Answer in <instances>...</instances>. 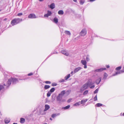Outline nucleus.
Returning a JSON list of instances; mask_svg holds the SVG:
<instances>
[{
	"label": "nucleus",
	"mask_w": 124,
	"mask_h": 124,
	"mask_svg": "<svg viewBox=\"0 0 124 124\" xmlns=\"http://www.w3.org/2000/svg\"><path fill=\"white\" fill-rule=\"evenodd\" d=\"M62 97L59 94L57 96L56 98L57 100L59 101L60 102H64L65 100H62Z\"/></svg>",
	"instance_id": "nucleus-1"
},
{
	"label": "nucleus",
	"mask_w": 124,
	"mask_h": 124,
	"mask_svg": "<svg viewBox=\"0 0 124 124\" xmlns=\"http://www.w3.org/2000/svg\"><path fill=\"white\" fill-rule=\"evenodd\" d=\"M89 84L88 82H87L86 83L83 85L81 89V91H83L87 89V87L89 86H88Z\"/></svg>",
	"instance_id": "nucleus-2"
},
{
	"label": "nucleus",
	"mask_w": 124,
	"mask_h": 124,
	"mask_svg": "<svg viewBox=\"0 0 124 124\" xmlns=\"http://www.w3.org/2000/svg\"><path fill=\"white\" fill-rule=\"evenodd\" d=\"M86 33V31L85 29H83L80 32V35L82 36H84Z\"/></svg>",
	"instance_id": "nucleus-3"
},
{
	"label": "nucleus",
	"mask_w": 124,
	"mask_h": 124,
	"mask_svg": "<svg viewBox=\"0 0 124 124\" xmlns=\"http://www.w3.org/2000/svg\"><path fill=\"white\" fill-rule=\"evenodd\" d=\"M81 63L82 65H84V68L85 69H86L87 68V66L86 65L87 62L85 60H81Z\"/></svg>",
	"instance_id": "nucleus-4"
},
{
	"label": "nucleus",
	"mask_w": 124,
	"mask_h": 124,
	"mask_svg": "<svg viewBox=\"0 0 124 124\" xmlns=\"http://www.w3.org/2000/svg\"><path fill=\"white\" fill-rule=\"evenodd\" d=\"M28 17L30 18H36V15L34 14H31L28 16Z\"/></svg>",
	"instance_id": "nucleus-5"
},
{
	"label": "nucleus",
	"mask_w": 124,
	"mask_h": 124,
	"mask_svg": "<svg viewBox=\"0 0 124 124\" xmlns=\"http://www.w3.org/2000/svg\"><path fill=\"white\" fill-rule=\"evenodd\" d=\"M106 69V68H101L100 69H97L96 70H95V72H100L103 70H105Z\"/></svg>",
	"instance_id": "nucleus-6"
},
{
	"label": "nucleus",
	"mask_w": 124,
	"mask_h": 124,
	"mask_svg": "<svg viewBox=\"0 0 124 124\" xmlns=\"http://www.w3.org/2000/svg\"><path fill=\"white\" fill-rule=\"evenodd\" d=\"M12 83L13 84H15L18 82V80L16 78H12Z\"/></svg>",
	"instance_id": "nucleus-7"
},
{
	"label": "nucleus",
	"mask_w": 124,
	"mask_h": 124,
	"mask_svg": "<svg viewBox=\"0 0 124 124\" xmlns=\"http://www.w3.org/2000/svg\"><path fill=\"white\" fill-rule=\"evenodd\" d=\"M82 69L80 67H79L75 68L74 70V73H76L78 72L79 70Z\"/></svg>",
	"instance_id": "nucleus-8"
},
{
	"label": "nucleus",
	"mask_w": 124,
	"mask_h": 124,
	"mask_svg": "<svg viewBox=\"0 0 124 124\" xmlns=\"http://www.w3.org/2000/svg\"><path fill=\"white\" fill-rule=\"evenodd\" d=\"M5 86H6V85L5 84H4L3 85H0V91L3 89L5 88Z\"/></svg>",
	"instance_id": "nucleus-9"
},
{
	"label": "nucleus",
	"mask_w": 124,
	"mask_h": 124,
	"mask_svg": "<svg viewBox=\"0 0 124 124\" xmlns=\"http://www.w3.org/2000/svg\"><path fill=\"white\" fill-rule=\"evenodd\" d=\"M16 21L15 19H13L11 21V24H12V25H15L17 24Z\"/></svg>",
	"instance_id": "nucleus-10"
},
{
	"label": "nucleus",
	"mask_w": 124,
	"mask_h": 124,
	"mask_svg": "<svg viewBox=\"0 0 124 124\" xmlns=\"http://www.w3.org/2000/svg\"><path fill=\"white\" fill-rule=\"evenodd\" d=\"M16 20V22L17 24L19 23L20 22L22 21V19L20 18H15Z\"/></svg>",
	"instance_id": "nucleus-11"
},
{
	"label": "nucleus",
	"mask_w": 124,
	"mask_h": 124,
	"mask_svg": "<svg viewBox=\"0 0 124 124\" xmlns=\"http://www.w3.org/2000/svg\"><path fill=\"white\" fill-rule=\"evenodd\" d=\"M62 53L66 56H67L69 55V53L67 52L65 50H62L61 51Z\"/></svg>",
	"instance_id": "nucleus-12"
},
{
	"label": "nucleus",
	"mask_w": 124,
	"mask_h": 124,
	"mask_svg": "<svg viewBox=\"0 0 124 124\" xmlns=\"http://www.w3.org/2000/svg\"><path fill=\"white\" fill-rule=\"evenodd\" d=\"M50 108L49 106L47 105H45V109L44 110V111H46L48 110Z\"/></svg>",
	"instance_id": "nucleus-13"
},
{
	"label": "nucleus",
	"mask_w": 124,
	"mask_h": 124,
	"mask_svg": "<svg viewBox=\"0 0 124 124\" xmlns=\"http://www.w3.org/2000/svg\"><path fill=\"white\" fill-rule=\"evenodd\" d=\"M10 119L9 118H6L4 120L6 124H8L10 122Z\"/></svg>",
	"instance_id": "nucleus-14"
},
{
	"label": "nucleus",
	"mask_w": 124,
	"mask_h": 124,
	"mask_svg": "<svg viewBox=\"0 0 124 124\" xmlns=\"http://www.w3.org/2000/svg\"><path fill=\"white\" fill-rule=\"evenodd\" d=\"M101 80V78H100L98 79L96 81V83L98 85L99 84Z\"/></svg>",
	"instance_id": "nucleus-15"
},
{
	"label": "nucleus",
	"mask_w": 124,
	"mask_h": 124,
	"mask_svg": "<svg viewBox=\"0 0 124 124\" xmlns=\"http://www.w3.org/2000/svg\"><path fill=\"white\" fill-rule=\"evenodd\" d=\"M55 6L54 3H51L50 6V8L52 9H53L55 8Z\"/></svg>",
	"instance_id": "nucleus-16"
},
{
	"label": "nucleus",
	"mask_w": 124,
	"mask_h": 124,
	"mask_svg": "<svg viewBox=\"0 0 124 124\" xmlns=\"http://www.w3.org/2000/svg\"><path fill=\"white\" fill-rule=\"evenodd\" d=\"M65 93V91L64 90H63L61 91V93H59V94L63 97L64 94Z\"/></svg>",
	"instance_id": "nucleus-17"
},
{
	"label": "nucleus",
	"mask_w": 124,
	"mask_h": 124,
	"mask_svg": "<svg viewBox=\"0 0 124 124\" xmlns=\"http://www.w3.org/2000/svg\"><path fill=\"white\" fill-rule=\"evenodd\" d=\"M12 81V78L8 79V81L7 82V84L8 85V86H9L11 84V82Z\"/></svg>",
	"instance_id": "nucleus-18"
},
{
	"label": "nucleus",
	"mask_w": 124,
	"mask_h": 124,
	"mask_svg": "<svg viewBox=\"0 0 124 124\" xmlns=\"http://www.w3.org/2000/svg\"><path fill=\"white\" fill-rule=\"evenodd\" d=\"M60 115V114L59 113H57L56 114H53L51 116L52 117L54 118V117H55L56 116L59 115Z\"/></svg>",
	"instance_id": "nucleus-19"
},
{
	"label": "nucleus",
	"mask_w": 124,
	"mask_h": 124,
	"mask_svg": "<svg viewBox=\"0 0 124 124\" xmlns=\"http://www.w3.org/2000/svg\"><path fill=\"white\" fill-rule=\"evenodd\" d=\"M53 22L56 23H57L58 22V19L56 17H54L53 19Z\"/></svg>",
	"instance_id": "nucleus-20"
},
{
	"label": "nucleus",
	"mask_w": 124,
	"mask_h": 124,
	"mask_svg": "<svg viewBox=\"0 0 124 124\" xmlns=\"http://www.w3.org/2000/svg\"><path fill=\"white\" fill-rule=\"evenodd\" d=\"M25 121V119L23 118H21L20 119V122L22 124Z\"/></svg>",
	"instance_id": "nucleus-21"
},
{
	"label": "nucleus",
	"mask_w": 124,
	"mask_h": 124,
	"mask_svg": "<svg viewBox=\"0 0 124 124\" xmlns=\"http://www.w3.org/2000/svg\"><path fill=\"white\" fill-rule=\"evenodd\" d=\"M87 100L88 99H87L82 100L81 102V104H82L85 103L87 101Z\"/></svg>",
	"instance_id": "nucleus-22"
},
{
	"label": "nucleus",
	"mask_w": 124,
	"mask_h": 124,
	"mask_svg": "<svg viewBox=\"0 0 124 124\" xmlns=\"http://www.w3.org/2000/svg\"><path fill=\"white\" fill-rule=\"evenodd\" d=\"M58 13L59 15H62L64 14V12L62 10H60L58 11Z\"/></svg>",
	"instance_id": "nucleus-23"
},
{
	"label": "nucleus",
	"mask_w": 124,
	"mask_h": 124,
	"mask_svg": "<svg viewBox=\"0 0 124 124\" xmlns=\"http://www.w3.org/2000/svg\"><path fill=\"white\" fill-rule=\"evenodd\" d=\"M64 33L66 34L69 36H70L71 33L70 31H64Z\"/></svg>",
	"instance_id": "nucleus-24"
},
{
	"label": "nucleus",
	"mask_w": 124,
	"mask_h": 124,
	"mask_svg": "<svg viewBox=\"0 0 124 124\" xmlns=\"http://www.w3.org/2000/svg\"><path fill=\"white\" fill-rule=\"evenodd\" d=\"M71 90H67L66 92H65V93L67 95H68L71 92Z\"/></svg>",
	"instance_id": "nucleus-25"
},
{
	"label": "nucleus",
	"mask_w": 124,
	"mask_h": 124,
	"mask_svg": "<svg viewBox=\"0 0 124 124\" xmlns=\"http://www.w3.org/2000/svg\"><path fill=\"white\" fill-rule=\"evenodd\" d=\"M70 105H68L66 107H63L62 108L63 109H68L70 108Z\"/></svg>",
	"instance_id": "nucleus-26"
},
{
	"label": "nucleus",
	"mask_w": 124,
	"mask_h": 124,
	"mask_svg": "<svg viewBox=\"0 0 124 124\" xmlns=\"http://www.w3.org/2000/svg\"><path fill=\"white\" fill-rule=\"evenodd\" d=\"M70 74H69L67 76H66L64 77L65 79V80H67L70 77Z\"/></svg>",
	"instance_id": "nucleus-27"
},
{
	"label": "nucleus",
	"mask_w": 124,
	"mask_h": 124,
	"mask_svg": "<svg viewBox=\"0 0 124 124\" xmlns=\"http://www.w3.org/2000/svg\"><path fill=\"white\" fill-rule=\"evenodd\" d=\"M55 90V89L53 87L49 91L51 93L53 92Z\"/></svg>",
	"instance_id": "nucleus-28"
},
{
	"label": "nucleus",
	"mask_w": 124,
	"mask_h": 124,
	"mask_svg": "<svg viewBox=\"0 0 124 124\" xmlns=\"http://www.w3.org/2000/svg\"><path fill=\"white\" fill-rule=\"evenodd\" d=\"M107 77V74L105 73L104 75V77L103 78V79H105Z\"/></svg>",
	"instance_id": "nucleus-29"
},
{
	"label": "nucleus",
	"mask_w": 124,
	"mask_h": 124,
	"mask_svg": "<svg viewBox=\"0 0 124 124\" xmlns=\"http://www.w3.org/2000/svg\"><path fill=\"white\" fill-rule=\"evenodd\" d=\"M80 105V102H77L74 104V106H79Z\"/></svg>",
	"instance_id": "nucleus-30"
},
{
	"label": "nucleus",
	"mask_w": 124,
	"mask_h": 124,
	"mask_svg": "<svg viewBox=\"0 0 124 124\" xmlns=\"http://www.w3.org/2000/svg\"><path fill=\"white\" fill-rule=\"evenodd\" d=\"M50 87V86L49 85H46L45 86L44 88L46 89L49 88Z\"/></svg>",
	"instance_id": "nucleus-31"
},
{
	"label": "nucleus",
	"mask_w": 124,
	"mask_h": 124,
	"mask_svg": "<svg viewBox=\"0 0 124 124\" xmlns=\"http://www.w3.org/2000/svg\"><path fill=\"white\" fill-rule=\"evenodd\" d=\"M102 104L100 103H98L96 104L95 105L97 107H99L100 106H102Z\"/></svg>",
	"instance_id": "nucleus-32"
},
{
	"label": "nucleus",
	"mask_w": 124,
	"mask_h": 124,
	"mask_svg": "<svg viewBox=\"0 0 124 124\" xmlns=\"http://www.w3.org/2000/svg\"><path fill=\"white\" fill-rule=\"evenodd\" d=\"M52 12H51V11H49V10H48L47 11V14L49 16H50L51 14H52Z\"/></svg>",
	"instance_id": "nucleus-33"
},
{
	"label": "nucleus",
	"mask_w": 124,
	"mask_h": 124,
	"mask_svg": "<svg viewBox=\"0 0 124 124\" xmlns=\"http://www.w3.org/2000/svg\"><path fill=\"white\" fill-rule=\"evenodd\" d=\"M121 66L118 67L116 68V70H119L121 69Z\"/></svg>",
	"instance_id": "nucleus-34"
},
{
	"label": "nucleus",
	"mask_w": 124,
	"mask_h": 124,
	"mask_svg": "<svg viewBox=\"0 0 124 124\" xmlns=\"http://www.w3.org/2000/svg\"><path fill=\"white\" fill-rule=\"evenodd\" d=\"M89 55H87V56H86V61H88L90 60V59L89 58Z\"/></svg>",
	"instance_id": "nucleus-35"
},
{
	"label": "nucleus",
	"mask_w": 124,
	"mask_h": 124,
	"mask_svg": "<svg viewBox=\"0 0 124 124\" xmlns=\"http://www.w3.org/2000/svg\"><path fill=\"white\" fill-rule=\"evenodd\" d=\"M87 82H88L89 83V84L88 85V86H90V85H92L93 84V83H92L91 82H90V81H88Z\"/></svg>",
	"instance_id": "nucleus-36"
},
{
	"label": "nucleus",
	"mask_w": 124,
	"mask_h": 124,
	"mask_svg": "<svg viewBox=\"0 0 124 124\" xmlns=\"http://www.w3.org/2000/svg\"><path fill=\"white\" fill-rule=\"evenodd\" d=\"M51 93L49 91H48L47 94V97H49L51 94Z\"/></svg>",
	"instance_id": "nucleus-37"
},
{
	"label": "nucleus",
	"mask_w": 124,
	"mask_h": 124,
	"mask_svg": "<svg viewBox=\"0 0 124 124\" xmlns=\"http://www.w3.org/2000/svg\"><path fill=\"white\" fill-rule=\"evenodd\" d=\"M88 90L85 91L83 93V95H86L88 93Z\"/></svg>",
	"instance_id": "nucleus-38"
},
{
	"label": "nucleus",
	"mask_w": 124,
	"mask_h": 124,
	"mask_svg": "<svg viewBox=\"0 0 124 124\" xmlns=\"http://www.w3.org/2000/svg\"><path fill=\"white\" fill-rule=\"evenodd\" d=\"M85 1L83 0H81L80 1V4L81 5H83Z\"/></svg>",
	"instance_id": "nucleus-39"
},
{
	"label": "nucleus",
	"mask_w": 124,
	"mask_h": 124,
	"mask_svg": "<svg viewBox=\"0 0 124 124\" xmlns=\"http://www.w3.org/2000/svg\"><path fill=\"white\" fill-rule=\"evenodd\" d=\"M97 95H96L94 98V101H96L97 100Z\"/></svg>",
	"instance_id": "nucleus-40"
},
{
	"label": "nucleus",
	"mask_w": 124,
	"mask_h": 124,
	"mask_svg": "<svg viewBox=\"0 0 124 124\" xmlns=\"http://www.w3.org/2000/svg\"><path fill=\"white\" fill-rule=\"evenodd\" d=\"M57 85V84L55 83H52V86H56Z\"/></svg>",
	"instance_id": "nucleus-41"
},
{
	"label": "nucleus",
	"mask_w": 124,
	"mask_h": 124,
	"mask_svg": "<svg viewBox=\"0 0 124 124\" xmlns=\"http://www.w3.org/2000/svg\"><path fill=\"white\" fill-rule=\"evenodd\" d=\"M98 89H96L94 92V93H98Z\"/></svg>",
	"instance_id": "nucleus-42"
},
{
	"label": "nucleus",
	"mask_w": 124,
	"mask_h": 124,
	"mask_svg": "<svg viewBox=\"0 0 124 124\" xmlns=\"http://www.w3.org/2000/svg\"><path fill=\"white\" fill-rule=\"evenodd\" d=\"M23 14L22 13H18L17 15L18 16H22L23 15Z\"/></svg>",
	"instance_id": "nucleus-43"
},
{
	"label": "nucleus",
	"mask_w": 124,
	"mask_h": 124,
	"mask_svg": "<svg viewBox=\"0 0 124 124\" xmlns=\"http://www.w3.org/2000/svg\"><path fill=\"white\" fill-rule=\"evenodd\" d=\"M119 72L117 71L116 72V73L115 74H114L113 75V76H115L116 75H117L118 74H119Z\"/></svg>",
	"instance_id": "nucleus-44"
},
{
	"label": "nucleus",
	"mask_w": 124,
	"mask_h": 124,
	"mask_svg": "<svg viewBox=\"0 0 124 124\" xmlns=\"http://www.w3.org/2000/svg\"><path fill=\"white\" fill-rule=\"evenodd\" d=\"M65 81V80L64 79H61L60 81V82H64Z\"/></svg>",
	"instance_id": "nucleus-45"
},
{
	"label": "nucleus",
	"mask_w": 124,
	"mask_h": 124,
	"mask_svg": "<svg viewBox=\"0 0 124 124\" xmlns=\"http://www.w3.org/2000/svg\"><path fill=\"white\" fill-rule=\"evenodd\" d=\"M49 16L47 14H45L44 15V16L45 17H48Z\"/></svg>",
	"instance_id": "nucleus-46"
},
{
	"label": "nucleus",
	"mask_w": 124,
	"mask_h": 124,
	"mask_svg": "<svg viewBox=\"0 0 124 124\" xmlns=\"http://www.w3.org/2000/svg\"><path fill=\"white\" fill-rule=\"evenodd\" d=\"M45 83L47 84H50L51 83L49 81H46L45 82Z\"/></svg>",
	"instance_id": "nucleus-47"
},
{
	"label": "nucleus",
	"mask_w": 124,
	"mask_h": 124,
	"mask_svg": "<svg viewBox=\"0 0 124 124\" xmlns=\"http://www.w3.org/2000/svg\"><path fill=\"white\" fill-rule=\"evenodd\" d=\"M72 99H69L68 101H67V102L68 103H69L71 101Z\"/></svg>",
	"instance_id": "nucleus-48"
},
{
	"label": "nucleus",
	"mask_w": 124,
	"mask_h": 124,
	"mask_svg": "<svg viewBox=\"0 0 124 124\" xmlns=\"http://www.w3.org/2000/svg\"><path fill=\"white\" fill-rule=\"evenodd\" d=\"M33 75V74L32 73H29L28 74V75L29 76H30L32 75Z\"/></svg>",
	"instance_id": "nucleus-49"
},
{
	"label": "nucleus",
	"mask_w": 124,
	"mask_h": 124,
	"mask_svg": "<svg viewBox=\"0 0 124 124\" xmlns=\"http://www.w3.org/2000/svg\"><path fill=\"white\" fill-rule=\"evenodd\" d=\"M94 85H93L92 86H89L90 87V88H92V89H93V88H94Z\"/></svg>",
	"instance_id": "nucleus-50"
},
{
	"label": "nucleus",
	"mask_w": 124,
	"mask_h": 124,
	"mask_svg": "<svg viewBox=\"0 0 124 124\" xmlns=\"http://www.w3.org/2000/svg\"><path fill=\"white\" fill-rule=\"evenodd\" d=\"M118 72H119V74H121V73H123V72H122V70L119 71Z\"/></svg>",
	"instance_id": "nucleus-51"
},
{
	"label": "nucleus",
	"mask_w": 124,
	"mask_h": 124,
	"mask_svg": "<svg viewBox=\"0 0 124 124\" xmlns=\"http://www.w3.org/2000/svg\"><path fill=\"white\" fill-rule=\"evenodd\" d=\"M106 67L107 68H109V65H106Z\"/></svg>",
	"instance_id": "nucleus-52"
},
{
	"label": "nucleus",
	"mask_w": 124,
	"mask_h": 124,
	"mask_svg": "<svg viewBox=\"0 0 124 124\" xmlns=\"http://www.w3.org/2000/svg\"><path fill=\"white\" fill-rule=\"evenodd\" d=\"M95 0H90V1L91 2H92L95 1Z\"/></svg>",
	"instance_id": "nucleus-53"
},
{
	"label": "nucleus",
	"mask_w": 124,
	"mask_h": 124,
	"mask_svg": "<svg viewBox=\"0 0 124 124\" xmlns=\"http://www.w3.org/2000/svg\"><path fill=\"white\" fill-rule=\"evenodd\" d=\"M7 19L6 18L4 19V21H6L7 20Z\"/></svg>",
	"instance_id": "nucleus-54"
},
{
	"label": "nucleus",
	"mask_w": 124,
	"mask_h": 124,
	"mask_svg": "<svg viewBox=\"0 0 124 124\" xmlns=\"http://www.w3.org/2000/svg\"><path fill=\"white\" fill-rule=\"evenodd\" d=\"M73 1L74 2H77V0H73Z\"/></svg>",
	"instance_id": "nucleus-55"
},
{
	"label": "nucleus",
	"mask_w": 124,
	"mask_h": 124,
	"mask_svg": "<svg viewBox=\"0 0 124 124\" xmlns=\"http://www.w3.org/2000/svg\"><path fill=\"white\" fill-rule=\"evenodd\" d=\"M73 73V71H72L71 72V74H72Z\"/></svg>",
	"instance_id": "nucleus-56"
},
{
	"label": "nucleus",
	"mask_w": 124,
	"mask_h": 124,
	"mask_svg": "<svg viewBox=\"0 0 124 124\" xmlns=\"http://www.w3.org/2000/svg\"><path fill=\"white\" fill-rule=\"evenodd\" d=\"M123 73L124 72V69L123 70H122Z\"/></svg>",
	"instance_id": "nucleus-57"
},
{
	"label": "nucleus",
	"mask_w": 124,
	"mask_h": 124,
	"mask_svg": "<svg viewBox=\"0 0 124 124\" xmlns=\"http://www.w3.org/2000/svg\"><path fill=\"white\" fill-rule=\"evenodd\" d=\"M44 0H39L40 1H43Z\"/></svg>",
	"instance_id": "nucleus-58"
},
{
	"label": "nucleus",
	"mask_w": 124,
	"mask_h": 124,
	"mask_svg": "<svg viewBox=\"0 0 124 124\" xmlns=\"http://www.w3.org/2000/svg\"><path fill=\"white\" fill-rule=\"evenodd\" d=\"M50 120H52V118H50Z\"/></svg>",
	"instance_id": "nucleus-59"
},
{
	"label": "nucleus",
	"mask_w": 124,
	"mask_h": 124,
	"mask_svg": "<svg viewBox=\"0 0 124 124\" xmlns=\"http://www.w3.org/2000/svg\"><path fill=\"white\" fill-rule=\"evenodd\" d=\"M13 124H17L16 123H14Z\"/></svg>",
	"instance_id": "nucleus-60"
},
{
	"label": "nucleus",
	"mask_w": 124,
	"mask_h": 124,
	"mask_svg": "<svg viewBox=\"0 0 124 124\" xmlns=\"http://www.w3.org/2000/svg\"><path fill=\"white\" fill-rule=\"evenodd\" d=\"M123 115L124 116V113H123Z\"/></svg>",
	"instance_id": "nucleus-61"
},
{
	"label": "nucleus",
	"mask_w": 124,
	"mask_h": 124,
	"mask_svg": "<svg viewBox=\"0 0 124 124\" xmlns=\"http://www.w3.org/2000/svg\"><path fill=\"white\" fill-rule=\"evenodd\" d=\"M1 11V10L0 9V12Z\"/></svg>",
	"instance_id": "nucleus-62"
},
{
	"label": "nucleus",
	"mask_w": 124,
	"mask_h": 124,
	"mask_svg": "<svg viewBox=\"0 0 124 124\" xmlns=\"http://www.w3.org/2000/svg\"><path fill=\"white\" fill-rule=\"evenodd\" d=\"M47 124L46 123H45V124Z\"/></svg>",
	"instance_id": "nucleus-63"
},
{
	"label": "nucleus",
	"mask_w": 124,
	"mask_h": 124,
	"mask_svg": "<svg viewBox=\"0 0 124 124\" xmlns=\"http://www.w3.org/2000/svg\"><path fill=\"white\" fill-rule=\"evenodd\" d=\"M123 69H124V67H123Z\"/></svg>",
	"instance_id": "nucleus-64"
}]
</instances>
